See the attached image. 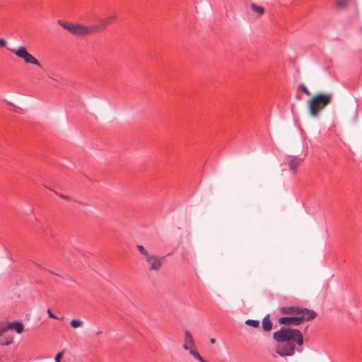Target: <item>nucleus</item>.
Instances as JSON below:
<instances>
[{"label": "nucleus", "instance_id": "obj_1", "mask_svg": "<svg viewBox=\"0 0 362 362\" xmlns=\"http://www.w3.org/2000/svg\"><path fill=\"white\" fill-rule=\"evenodd\" d=\"M273 339L277 342L275 351L281 357L293 356L296 351L300 352L296 345L303 344V334L297 329H281L273 333Z\"/></svg>", "mask_w": 362, "mask_h": 362}, {"label": "nucleus", "instance_id": "obj_2", "mask_svg": "<svg viewBox=\"0 0 362 362\" xmlns=\"http://www.w3.org/2000/svg\"><path fill=\"white\" fill-rule=\"evenodd\" d=\"M333 93L330 92H321L315 94L307 101V107L309 115L312 118L319 117L320 112L332 101Z\"/></svg>", "mask_w": 362, "mask_h": 362}, {"label": "nucleus", "instance_id": "obj_3", "mask_svg": "<svg viewBox=\"0 0 362 362\" xmlns=\"http://www.w3.org/2000/svg\"><path fill=\"white\" fill-rule=\"evenodd\" d=\"M58 23L74 35L78 37H86L100 31L99 26H88L81 23H73L58 21Z\"/></svg>", "mask_w": 362, "mask_h": 362}, {"label": "nucleus", "instance_id": "obj_4", "mask_svg": "<svg viewBox=\"0 0 362 362\" xmlns=\"http://www.w3.org/2000/svg\"><path fill=\"white\" fill-rule=\"evenodd\" d=\"M315 316L316 313L313 310H304L303 315L280 317L279 322L281 325L296 326L300 325L304 320H309L315 317Z\"/></svg>", "mask_w": 362, "mask_h": 362}, {"label": "nucleus", "instance_id": "obj_5", "mask_svg": "<svg viewBox=\"0 0 362 362\" xmlns=\"http://www.w3.org/2000/svg\"><path fill=\"white\" fill-rule=\"evenodd\" d=\"M10 51L19 58L23 59L25 63L40 66L39 61L30 53H29L25 47H19L18 49H11Z\"/></svg>", "mask_w": 362, "mask_h": 362}, {"label": "nucleus", "instance_id": "obj_6", "mask_svg": "<svg viewBox=\"0 0 362 362\" xmlns=\"http://www.w3.org/2000/svg\"><path fill=\"white\" fill-rule=\"evenodd\" d=\"M164 257H158L153 254H149L145 257V260L148 264L149 271H159L163 266V260Z\"/></svg>", "mask_w": 362, "mask_h": 362}, {"label": "nucleus", "instance_id": "obj_7", "mask_svg": "<svg viewBox=\"0 0 362 362\" xmlns=\"http://www.w3.org/2000/svg\"><path fill=\"white\" fill-rule=\"evenodd\" d=\"M15 329L18 334H21L23 332L24 326L20 322L0 324V337H1L4 333L6 332L8 329Z\"/></svg>", "mask_w": 362, "mask_h": 362}, {"label": "nucleus", "instance_id": "obj_8", "mask_svg": "<svg viewBox=\"0 0 362 362\" xmlns=\"http://www.w3.org/2000/svg\"><path fill=\"white\" fill-rule=\"evenodd\" d=\"M304 310H310L308 308H300L296 306H286L281 308V313L282 314L295 317L303 315Z\"/></svg>", "mask_w": 362, "mask_h": 362}, {"label": "nucleus", "instance_id": "obj_9", "mask_svg": "<svg viewBox=\"0 0 362 362\" xmlns=\"http://www.w3.org/2000/svg\"><path fill=\"white\" fill-rule=\"evenodd\" d=\"M185 336V344L183 349L187 351H189L191 348L194 347L195 342L194 338L189 331L185 330L184 332Z\"/></svg>", "mask_w": 362, "mask_h": 362}, {"label": "nucleus", "instance_id": "obj_10", "mask_svg": "<svg viewBox=\"0 0 362 362\" xmlns=\"http://www.w3.org/2000/svg\"><path fill=\"white\" fill-rule=\"evenodd\" d=\"M303 158L293 157L288 162L290 170L296 173L298 166L303 163Z\"/></svg>", "mask_w": 362, "mask_h": 362}, {"label": "nucleus", "instance_id": "obj_11", "mask_svg": "<svg viewBox=\"0 0 362 362\" xmlns=\"http://www.w3.org/2000/svg\"><path fill=\"white\" fill-rule=\"evenodd\" d=\"M273 323L272 322L269 315H266L262 320V328L266 332L272 330Z\"/></svg>", "mask_w": 362, "mask_h": 362}, {"label": "nucleus", "instance_id": "obj_12", "mask_svg": "<svg viewBox=\"0 0 362 362\" xmlns=\"http://www.w3.org/2000/svg\"><path fill=\"white\" fill-rule=\"evenodd\" d=\"M14 336L11 334H6L4 337L0 338L1 346H8L13 341Z\"/></svg>", "mask_w": 362, "mask_h": 362}, {"label": "nucleus", "instance_id": "obj_13", "mask_svg": "<svg viewBox=\"0 0 362 362\" xmlns=\"http://www.w3.org/2000/svg\"><path fill=\"white\" fill-rule=\"evenodd\" d=\"M115 16H111L107 20L100 19L99 21L100 24L98 25L100 27V30L105 29V27L110 23V21L115 20Z\"/></svg>", "mask_w": 362, "mask_h": 362}, {"label": "nucleus", "instance_id": "obj_14", "mask_svg": "<svg viewBox=\"0 0 362 362\" xmlns=\"http://www.w3.org/2000/svg\"><path fill=\"white\" fill-rule=\"evenodd\" d=\"M250 7H251V9L254 12L257 13L259 16H262L264 13V8L262 6H257L255 4H252L250 5Z\"/></svg>", "mask_w": 362, "mask_h": 362}, {"label": "nucleus", "instance_id": "obj_15", "mask_svg": "<svg viewBox=\"0 0 362 362\" xmlns=\"http://www.w3.org/2000/svg\"><path fill=\"white\" fill-rule=\"evenodd\" d=\"M189 351L192 356H193L196 359H197L200 362H207L202 358V356L199 354V353L197 350L191 349Z\"/></svg>", "mask_w": 362, "mask_h": 362}, {"label": "nucleus", "instance_id": "obj_16", "mask_svg": "<svg viewBox=\"0 0 362 362\" xmlns=\"http://www.w3.org/2000/svg\"><path fill=\"white\" fill-rule=\"evenodd\" d=\"M70 323H71V327L74 329L79 328L81 326H83V322L82 320H78V319L71 320Z\"/></svg>", "mask_w": 362, "mask_h": 362}, {"label": "nucleus", "instance_id": "obj_17", "mask_svg": "<svg viewBox=\"0 0 362 362\" xmlns=\"http://www.w3.org/2000/svg\"><path fill=\"white\" fill-rule=\"evenodd\" d=\"M136 248L138 249L139 252L144 256V257H146L150 254V252L143 245H137Z\"/></svg>", "mask_w": 362, "mask_h": 362}, {"label": "nucleus", "instance_id": "obj_18", "mask_svg": "<svg viewBox=\"0 0 362 362\" xmlns=\"http://www.w3.org/2000/svg\"><path fill=\"white\" fill-rule=\"evenodd\" d=\"M245 324L249 326H252L253 327H258L259 326V322L258 320H247L245 321Z\"/></svg>", "mask_w": 362, "mask_h": 362}, {"label": "nucleus", "instance_id": "obj_19", "mask_svg": "<svg viewBox=\"0 0 362 362\" xmlns=\"http://www.w3.org/2000/svg\"><path fill=\"white\" fill-rule=\"evenodd\" d=\"M348 4H349V0H342V1H338L337 3V6L339 8H345L347 7Z\"/></svg>", "mask_w": 362, "mask_h": 362}, {"label": "nucleus", "instance_id": "obj_20", "mask_svg": "<svg viewBox=\"0 0 362 362\" xmlns=\"http://www.w3.org/2000/svg\"><path fill=\"white\" fill-rule=\"evenodd\" d=\"M300 88L303 90V93H305L307 95H310L311 93L307 88V86L304 83H301L300 85Z\"/></svg>", "mask_w": 362, "mask_h": 362}, {"label": "nucleus", "instance_id": "obj_21", "mask_svg": "<svg viewBox=\"0 0 362 362\" xmlns=\"http://www.w3.org/2000/svg\"><path fill=\"white\" fill-rule=\"evenodd\" d=\"M63 355H64V351L59 352V353L56 355V356H55V358H54V361H55V362H61V358H62V357L63 356Z\"/></svg>", "mask_w": 362, "mask_h": 362}, {"label": "nucleus", "instance_id": "obj_22", "mask_svg": "<svg viewBox=\"0 0 362 362\" xmlns=\"http://www.w3.org/2000/svg\"><path fill=\"white\" fill-rule=\"evenodd\" d=\"M47 314L49 315V317L53 318V319H57V317L55 315H54L52 313L51 310H49V309L47 310Z\"/></svg>", "mask_w": 362, "mask_h": 362}, {"label": "nucleus", "instance_id": "obj_23", "mask_svg": "<svg viewBox=\"0 0 362 362\" xmlns=\"http://www.w3.org/2000/svg\"><path fill=\"white\" fill-rule=\"evenodd\" d=\"M6 44H7V42L5 40L0 39V47H5Z\"/></svg>", "mask_w": 362, "mask_h": 362}, {"label": "nucleus", "instance_id": "obj_24", "mask_svg": "<svg viewBox=\"0 0 362 362\" xmlns=\"http://www.w3.org/2000/svg\"><path fill=\"white\" fill-rule=\"evenodd\" d=\"M56 194H57L59 197H62V198H64V199H69V196H66L63 194H59L57 192H55Z\"/></svg>", "mask_w": 362, "mask_h": 362}, {"label": "nucleus", "instance_id": "obj_25", "mask_svg": "<svg viewBox=\"0 0 362 362\" xmlns=\"http://www.w3.org/2000/svg\"><path fill=\"white\" fill-rule=\"evenodd\" d=\"M210 341V343H211V344H215V343H216V339H214V338H211V339H210V341Z\"/></svg>", "mask_w": 362, "mask_h": 362}]
</instances>
